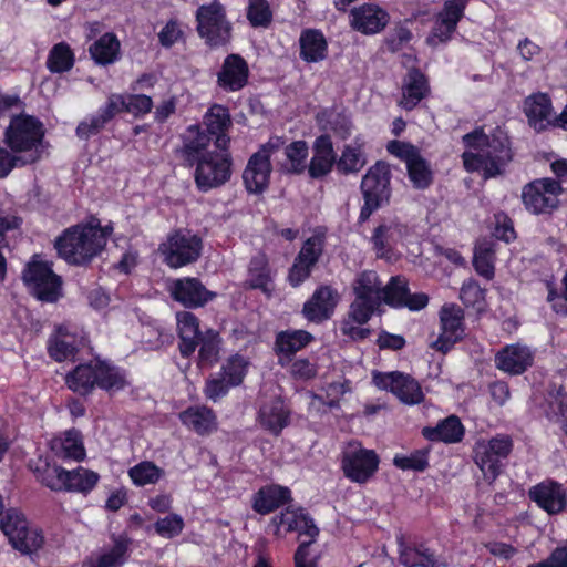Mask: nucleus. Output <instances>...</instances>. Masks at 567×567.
<instances>
[{"mask_svg": "<svg viewBox=\"0 0 567 567\" xmlns=\"http://www.w3.org/2000/svg\"><path fill=\"white\" fill-rule=\"evenodd\" d=\"M466 148L462 154L463 166L468 173H480L484 179L505 174L513 162L515 152L508 133L496 126L488 134L483 126H477L462 137Z\"/></svg>", "mask_w": 567, "mask_h": 567, "instance_id": "f257e3e1", "label": "nucleus"}, {"mask_svg": "<svg viewBox=\"0 0 567 567\" xmlns=\"http://www.w3.org/2000/svg\"><path fill=\"white\" fill-rule=\"evenodd\" d=\"M64 383L71 392L82 398L92 395L96 389L111 395L130 385L125 369L100 357L76 364L66 372Z\"/></svg>", "mask_w": 567, "mask_h": 567, "instance_id": "f03ea898", "label": "nucleus"}, {"mask_svg": "<svg viewBox=\"0 0 567 567\" xmlns=\"http://www.w3.org/2000/svg\"><path fill=\"white\" fill-rule=\"evenodd\" d=\"M102 243L103 238L85 220L62 230L53 246L68 265L85 267L102 254Z\"/></svg>", "mask_w": 567, "mask_h": 567, "instance_id": "7ed1b4c3", "label": "nucleus"}, {"mask_svg": "<svg viewBox=\"0 0 567 567\" xmlns=\"http://www.w3.org/2000/svg\"><path fill=\"white\" fill-rule=\"evenodd\" d=\"M391 179V166L383 159L377 161L367 169L360 183L363 205L360 208L358 224L367 223L377 210L390 204Z\"/></svg>", "mask_w": 567, "mask_h": 567, "instance_id": "20e7f679", "label": "nucleus"}, {"mask_svg": "<svg viewBox=\"0 0 567 567\" xmlns=\"http://www.w3.org/2000/svg\"><path fill=\"white\" fill-rule=\"evenodd\" d=\"M45 136L43 123L25 113L12 115L3 132L4 145L14 154L42 158V143Z\"/></svg>", "mask_w": 567, "mask_h": 567, "instance_id": "39448f33", "label": "nucleus"}, {"mask_svg": "<svg viewBox=\"0 0 567 567\" xmlns=\"http://www.w3.org/2000/svg\"><path fill=\"white\" fill-rule=\"evenodd\" d=\"M0 529L10 546L23 556L38 554L45 544L42 528L31 526L27 516L18 508H9L0 518Z\"/></svg>", "mask_w": 567, "mask_h": 567, "instance_id": "423d86ee", "label": "nucleus"}, {"mask_svg": "<svg viewBox=\"0 0 567 567\" xmlns=\"http://www.w3.org/2000/svg\"><path fill=\"white\" fill-rule=\"evenodd\" d=\"M196 32L210 49H218L230 43L233 38V24L227 19V12L223 3L214 0L202 4L195 12Z\"/></svg>", "mask_w": 567, "mask_h": 567, "instance_id": "0eeeda50", "label": "nucleus"}, {"mask_svg": "<svg viewBox=\"0 0 567 567\" xmlns=\"http://www.w3.org/2000/svg\"><path fill=\"white\" fill-rule=\"evenodd\" d=\"M327 238L328 228L317 226L311 235L302 241L292 265L288 269L287 281L292 288L300 287L311 277L326 251Z\"/></svg>", "mask_w": 567, "mask_h": 567, "instance_id": "6e6552de", "label": "nucleus"}, {"mask_svg": "<svg viewBox=\"0 0 567 567\" xmlns=\"http://www.w3.org/2000/svg\"><path fill=\"white\" fill-rule=\"evenodd\" d=\"M514 449L508 434H496L489 440H478L473 447V458L484 478L492 484L502 474L505 461Z\"/></svg>", "mask_w": 567, "mask_h": 567, "instance_id": "1a4fd4ad", "label": "nucleus"}, {"mask_svg": "<svg viewBox=\"0 0 567 567\" xmlns=\"http://www.w3.org/2000/svg\"><path fill=\"white\" fill-rule=\"evenodd\" d=\"M194 182L200 193L219 188L229 182L233 174V156L229 148L206 152L194 162Z\"/></svg>", "mask_w": 567, "mask_h": 567, "instance_id": "9d476101", "label": "nucleus"}, {"mask_svg": "<svg viewBox=\"0 0 567 567\" xmlns=\"http://www.w3.org/2000/svg\"><path fill=\"white\" fill-rule=\"evenodd\" d=\"M22 279L30 293L42 302H56L62 296V278L52 264L34 255L22 271Z\"/></svg>", "mask_w": 567, "mask_h": 567, "instance_id": "9b49d317", "label": "nucleus"}, {"mask_svg": "<svg viewBox=\"0 0 567 567\" xmlns=\"http://www.w3.org/2000/svg\"><path fill=\"white\" fill-rule=\"evenodd\" d=\"M561 183L545 177L537 178L523 187L522 200L527 212L534 215L551 214L558 207Z\"/></svg>", "mask_w": 567, "mask_h": 567, "instance_id": "f8f14e48", "label": "nucleus"}, {"mask_svg": "<svg viewBox=\"0 0 567 567\" xmlns=\"http://www.w3.org/2000/svg\"><path fill=\"white\" fill-rule=\"evenodd\" d=\"M203 250V240L198 235L175 230L161 246L164 260L171 268L177 269L198 260Z\"/></svg>", "mask_w": 567, "mask_h": 567, "instance_id": "ddd939ff", "label": "nucleus"}, {"mask_svg": "<svg viewBox=\"0 0 567 567\" xmlns=\"http://www.w3.org/2000/svg\"><path fill=\"white\" fill-rule=\"evenodd\" d=\"M373 384L383 391L393 393L401 402L408 405L420 404L424 400V393L420 383L401 371L372 373Z\"/></svg>", "mask_w": 567, "mask_h": 567, "instance_id": "4468645a", "label": "nucleus"}, {"mask_svg": "<svg viewBox=\"0 0 567 567\" xmlns=\"http://www.w3.org/2000/svg\"><path fill=\"white\" fill-rule=\"evenodd\" d=\"M439 318L440 333L436 340L431 343V348L446 354L464 338V310L458 305L446 303L441 308Z\"/></svg>", "mask_w": 567, "mask_h": 567, "instance_id": "2eb2a0df", "label": "nucleus"}, {"mask_svg": "<svg viewBox=\"0 0 567 567\" xmlns=\"http://www.w3.org/2000/svg\"><path fill=\"white\" fill-rule=\"evenodd\" d=\"M171 298L185 309H198L213 301L217 293L210 291L197 277H182L167 287Z\"/></svg>", "mask_w": 567, "mask_h": 567, "instance_id": "dca6fc26", "label": "nucleus"}, {"mask_svg": "<svg viewBox=\"0 0 567 567\" xmlns=\"http://www.w3.org/2000/svg\"><path fill=\"white\" fill-rule=\"evenodd\" d=\"M124 107L125 94H110L104 104L99 107L96 114L86 117L78 124L75 135L81 141H89L92 136L101 133L116 115L125 112Z\"/></svg>", "mask_w": 567, "mask_h": 567, "instance_id": "f3484780", "label": "nucleus"}, {"mask_svg": "<svg viewBox=\"0 0 567 567\" xmlns=\"http://www.w3.org/2000/svg\"><path fill=\"white\" fill-rule=\"evenodd\" d=\"M380 457L374 450L359 447L343 454L341 468L351 482L367 483L378 471Z\"/></svg>", "mask_w": 567, "mask_h": 567, "instance_id": "a211bd4d", "label": "nucleus"}, {"mask_svg": "<svg viewBox=\"0 0 567 567\" xmlns=\"http://www.w3.org/2000/svg\"><path fill=\"white\" fill-rule=\"evenodd\" d=\"M82 348V337L65 324L55 326L47 340L48 355L58 363L75 362Z\"/></svg>", "mask_w": 567, "mask_h": 567, "instance_id": "6ab92c4d", "label": "nucleus"}, {"mask_svg": "<svg viewBox=\"0 0 567 567\" xmlns=\"http://www.w3.org/2000/svg\"><path fill=\"white\" fill-rule=\"evenodd\" d=\"M408 234V226L399 218L382 219L373 229L370 244L377 258L391 259L398 243Z\"/></svg>", "mask_w": 567, "mask_h": 567, "instance_id": "aec40b11", "label": "nucleus"}, {"mask_svg": "<svg viewBox=\"0 0 567 567\" xmlns=\"http://www.w3.org/2000/svg\"><path fill=\"white\" fill-rule=\"evenodd\" d=\"M249 76L248 62L240 54L230 53L216 73V84L225 93H235L248 85Z\"/></svg>", "mask_w": 567, "mask_h": 567, "instance_id": "412c9836", "label": "nucleus"}, {"mask_svg": "<svg viewBox=\"0 0 567 567\" xmlns=\"http://www.w3.org/2000/svg\"><path fill=\"white\" fill-rule=\"evenodd\" d=\"M389 21V12L377 3H363L352 8L349 12L351 29L364 35L382 32Z\"/></svg>", "mask_w": 567, "mask_h": 567, "instance_id": "4be33fe9", "label": "nucleus"}, {"mask_svg": "<svg viewBox=\"0 0 567 567\" xmlns=\"http://www.w3.org/2000/svg\"><path fill=\"white\" fill-rule=\"evenodd\" d=\"M340 296L331 285H320L312 296L303 303L302 316L315 323L329 320L338 306Z\"/></svg>", "mask_w": 567, "mask_h": 567, "instance_id": "5701e85b", "label": "nucleus"}, {"mask_svg": "<svg viewBox=\"0 0 567 567\" xmlns=\"http://www.w3.org/2000/svg\"><path fill=\"white\" fill-rule=\"evenodd\" d=\"M528 496L539 508L549 515L560 514L567 508V491L555 480L547 478L533 486Z\"/></svg>", "mask_w": 567, "mask_h": 567, "instance_id": "b1692460", "label": "nucleus"}, {"mask_svg": "<svg viewBox=\"0 0 567 567\" xmlns=\"http://www.w3.org/2000/svg\"><path fill=\"white\" fill-rule=\"evenodd\" d=\"M430 95L431 85L429 76L417 66L410 68L403 78L401 97L398 105L402 110L411 112Z\"/></svg>", "mask_w": 567, "mask_h": 567, "instance_id": "393cba45", "label": "nucleus"}, {"mask_svg": "<svg viewBox=\"0 0 567 567\" xmlns=\"http://www.w3.org/2000/svg\"><path fill=\"white\" fill-rule=\"evenodd\" d=\"M399 560L404 567H447L446 559L426 546L425 543H406L398 537Z\"/></svg>", "mask_w": 567, "mask_h": 567, "instance_id": "a878e982", "label": "nucleus"}, {"mask_svg": "<svg viewBox=\"0 0 567 567\" xmlns=\"http://www.w3.org/2000/svg\"><path fill=\"white\" fill-rule=\"evenodd\" d=\"M534 352L519 342L506 344L495 354V367L508 375H522L534 364Z\"/></svg>", "mask_w": 567, "mask_h": 567, "instance_id": "bb28decb", "label": "nucleus"}, {"mask_svg": "<svg viewBox=\"0 0 567 567\" xmlns=\"http://www.w3.org/2000/svg\"><path fill=\"white\" fill-rule=\"evenodd\" d=\"M205 131L213 137L217 150L225 151L230 147L229 130L233 126L229 109L225 105L214 103L206 111L203 117Z\"/></svg>", "mask_w": 567, "mask_h": 567, "instance_id": "cd10ccee", "label": "nucleus"}, {"mask_svg": "<svg viewBox=\"0 0 567 567\" xmlns=\"http://www.w3.org/2000/svg\"><path fill=\"white\" fill-rule=\"evenodd\" d=\"M176 333L178 338V351L183 359H189L198 348V339L203 334L199 318L188 310L177 311Z\"/></svg>", "mask_w": 567, "mask_h": 567, "instance_id": "c85d7f7f", "label": "nucleus"}, {"mask_svg": "<svg viewBox=\"0 0 567 567\" xmlns=\"http://www.w3.org/2000/svg\"><path fill=\"white\" fill-rule=\"evenodd\" d=\"M112 545L86 561L87 567H123L131 557L133 539L126 534H112Z\"/></svg>", "mask_w": 567, "mask_h": 567, "instance_id": "c756f323", "label": "nucleus"}, {"mask_svg": "<svg viewBox=\"0 0 567 567\" xmlns=\"http://www.w3.org/2000/svg\"><path fill=\"white\" fill-rule=\"evenodd\" d=\"M313 155L310 159L308 174L312 179H320L329 175L337 167V154L329 134L324 133L316 137L312 145Z\"/></svg>", "mask_w": 567, "mask_h": 567, "instance_id": "7c9ffc66", "label": "nucleus"}, {"mask_svg": "<svg viewBox=\"0 0 567 567\" xmlns=\"http://www.w3.org/2000/svg\"><path fill=\"white\" fill-rule=\"evenodd\" d=\"M292 502L289 487L279 484H267L254 493L251 508L259 515H268Z\"/></svg>", "mask_w": 567, "mask_h": 567, "instance_id": "2f4dec72", "label": "nucleus"}, {"mask_svg": "<svg viewBox=\"0 0 567 567\" xmlns=\"http://www.w3.org/2000/svg\"><path fill=\"white\" fill-rule=\"evenodd\" d=\"M271 162L261 159L259 155H250L243 172V184L249 195L260 196L270 185Z\"/></svg>", "mask_w": 567, "mask_h": 567, "instance_id": "473e14b6", "label": "nucleus"}, {"mask_svg": "<svg viewBox=\"0 0 567 567\" xmlns=\"http://www.w3.org/2000/svg\"><path fill=\"white\" fill-rule=\"evenodd\" d=\"M291 411L280 398L264 403L258 412L260 426L274 436H279L290 424Z\"/></svg>", "mask_w": 567, "mask_h": 567, "instance_id": "72a5a7b5", "label": "nucleus"}, {"mask_svg": "<svg viewBox=\"0 0 567 567\" xmlns=\"http://www.w3.org/2000/svg\"><path fill=\"white\" fill-rule=\"evenodd\" d=\"M315 337L303 329H287L276 333L274 351L282 364V360L292 361L297 352L308 347Z\"/></svg>", "mask_w": 567, "mask_h": 567, "instance_id": "f704fd0d", "label": "nucleus"}, {"mask_svg": "<svg viewBox=\"0 0 567 567\" xmlns=\"http://www.w3.org/2000/svg\"><path fill=\"white\" fill-rule=\"evenodd\" d=\"M523 111L528 125L540 133L550 125L549 116L553 103L549 94L544 92L532 93L524 100Z\"/></svg>", "mask_w": 567, "mask_h": 567, "instance_id": "c9c22d12", "label": "nucleus"}, {"mask_svg": "<svg viewBox=\"0 0 567 567\" xmlns=\"http://www.w3.org/2000/svg\"><path fill=\"white\" fill-rule=\"evenodd\" d=\"M181 423L199 436L209 435L217 429V416L207 405H190L179 412Z\"/></svg>", "mask_w": 567, "mask_h": 567, "instance_id": "e433bc0d", "label": "nucleus"}, {"mask_svg": "<svg viewBox=\"0 0 567 567\" xmlns=\"http://www.w3.org/2000/svg\"><path fill=\"white\" fill-rule=\"evenodd\" d=\"M299 58L306 63H319L328 58L329 44L319 29H303L299 37Z\"/></svg>", "mask_w": 567, "mask_h": 567, "instance_id": "4c0bfd02", "label": "nucleus"}, {"mask_svg": "<svg viewBox=\"0 0 567 567\" xmlns=\"http://www.w3.org/2000/svg\"><path fill=\"white\" fill-rule=\"evenodd\" d=\"M246 287L252 290H260L267 297L274 292V276L269 259L266 254L260 252L251 257L247 269Z\"/></svg>", "mask_w": 567, "mask_h": 567, "instance_id": "58836bf2", "label": "nucleus"}, {"mask_svg": "<svg viewBox=\"0 0 567 567\" xmlns=\"http://www.w3.org/2000/svg\"><path fill=\"white\" fill-rule=\"evenodd\" d=\"M422 435L430 442L455 444L463 441L465 436V426L457 415L452 414L439 421L435 426L423 427Z\"/></svg>", "mask_w": 567, "mask_h": 567, "instance_id": "ea45409f", "label": "nucleus"}, {"mask_svg": "<svg viewBox=\"0 0 567 567\" xmlns=\"http://www.w3.org/2000/svg\"><path fill=\"white\" fill-rule=\"evenodd\" d=\"M51 451L63 460L81 462L85 458L86 452L83 443V435L80 430L72 427L64 431L50 442Z\"/></svg>", "mask_w": 567, "mask_h": 567, "instance_id": "a19ab883", "label": "nucleus"}, {"mask_svg": "<svg viewBox=\"0 0 567 567\" xmlns=\"http://www.w3.org/2000/svg\"><path fill=\"white\" fill-rule=\"evenodd\" d=\"M182 140V156L186 164L193 167L195 161H198L206 152H209L207 147L213 137L199 124H193L186 128Z\"/></svg>", "mask_w": 567, "mask_h": 567, "instance_id": "79ce46f5", "label": "nucleus"}, {"mask_svg": "<svg viewBox=\"0 0 567 567\" xmlns=\"http://www.w3.org/2000/svg\"><path fill=\"white\" fill-rule=\"evenodd\" d=\"M365 164L364 141L361 136H355L352 144H346L340 157H337V171L342 175L357 174Z\"/></svg>", "mask_w": 567, "mask_h": 567, "instance_id": "37998d69", "label": "nucleus"}, {"mask_svg": "<svg viewBox=\"0 0 567 567\" xmlns=\"http://www.w3.org/2000/svg\"><path fill=\"white\" fill-rule=\"evenodd\" d=\"M64 476V492L90 494L100 481V474L93 470L78 466L74 470L62 472Z\"/></svg>", "mask_w": 567, "mask_h": 567, "instance_id": "c03bdc74", "label": "nucleus"}, {"mask_svg": "<svg viewBox=\"0 0 567 567\" xmlns=\"http://www.w3.org/2000/svg\"><path fill=\"white\" fill-rule=\"evenodd\" d=\"M316 122L320 130H330L340 140H347L352 132V121L344 112H334L333 109H322L316 114Z\"/></svg>", "mask_w": 567, "mask_h": 567, "instance_id": "a18cd8bd", "label": "nucleus"}, {"mask_svg": "<svg viewBox=\"0 0 567 567\" xmlns=\"http://www.w3.org/2000/svg\"><path fill=\"white\" fill-rule=\"evenodd\" d=\"M89 52L96 64L109 65L118 60L121 43L114 33L106 32L90 45Z\"/></svg>", "mask_w": 567, "mask_h": 567, "instance_id": "49530a36", "label": "nucleus"}, {"mask_svg": "<svg viewBox=\"0 0 567 567\" xmlns=\"http://www.w3.org/2000/svg\"><path fill=\"white\" fill-rule=\"evenodd\" d=\"M223 338L220 332L213 328H207L198 339V364L215 365L220 359L223 349Z\"/></svg>", "mask_w": 567, "mask_h": 567, "instance_id": "de8ad7c7", "label": "nucleus"}, {"mask_svg": "<svg viewBox=\"0 0 567 567\" xmlns=\"http://www.w3.org/2000/svg\"><path fill=\"white\" fill-rule=\"evenodd\" d=\"M408 178L413 188L419 190L427 189L434 182V174L430 163L421 153L410 161L406 165Z\"/></svg>", "mask_w": 567, "mask_h": 567, "instance_id": "09e8293b", "label": "nucleus"}, {"mask_svg": "<svg viewBox=\"0 0 567 567\" xmlns=\"http://www.w3.org/2000/svg\"><path fill=\"white\" fill-rule=\"evenodd\" d=\"M495 244L493 241H483L474 248V270L487 280H492L495 276Z\"/></svg>", "mask_w": 567, "mask_h": 567, "instance_id": "8fccbe9b", "label": "nucleus"}, {"mask_svg": "<svg viewBox=\"0 0 567 567\" xmlns=\"http://www.w3.org/2000/svg\"><path fill=\"white\" fill-rule=\"evenodd\" d=\"M305 508H292L287 506L279 514L271 517L269 527L272 528V534L277 538L285 537L287 534L298 529V523L305 513Z\"/></svg>", "mask_w": 567, "mask_h": 567, "instance_id": "3c124183", "label": "nucleus"}, {"mask_svg": "<svg viewBox=\"0 0 567 567\" xmlns=\"http://www.w3.org/2000/svg\"><path fill=\"white\" fill-rule=\"evenodd\" d=\"M75 62L74 53L66 42L54 44L49 51L47 68L51 73H64L70 71Z\"/></svg>", "mask_w": 567, "mask_h": 567, "instance_id": "603ef678", "label": "nucleus"}, {"mask_svg": "<svg viewBox=\"0 0 567 567\" xmlns=\"http://www.w3.org/2000/svg\"><path fill=\"white\" fill-rule=\"evenodd\" d=\"M409 282L402 276H393L381 290L382 300L391 308L402 309V305L409 297Z\"/></svg>", "mask_w": 567, "mask_h": 567, "instance_id": "864d4df0", "label": "nucleus"}, {"mask_svg": "<svg viewBox=\"0 0 567 567\" xmlns=\"http://www.w3.org/2000/svg\"><path fill=\"white\" fill-rule=\"evenodd\" d=\"M163 475V468L151 461H142L128 470L133 484L140 487L157 483Z\"/></svg>", "mask_w": 567, "mask_h": 567, "instance_id": "5fc2aeb1", "label": "nucleus"}, {"mask_svg": "<svg viewBox=\"0 0 567 567\" xmlns=\"http://www.w3.org/2000/svg\"><path fill=\"white\" fill-rule=\"evenodd\" d=\"M309 154V147L306 141L298 140L291 142L285 147V155L289 161V166L285 171L289 174L300 175L306 168V159Z\"/></svg>", "mask_w": 567, "mask_h": 567, "instance_id": "6e6d98bb", "label": "nucleus"}, {"mask_svg": "<svg viewBox=\"0 0 567 567\" xmlns=\"http://www.w3.org/2000/svg\"><path fill=\"white\" fill-rule=\"evenodd\" d=\"M430 449H417L410 454H395L393 465L402 471L424 472L430 467Z\"/></svg>", "mask_w": 567, "mask_h": 567, "instance_id": "4d7b16f0", "label": "nucleus"}, {"mask_svg": "<svg viewBox=\"0 0 567 567\" xmlns=\"http://www.w3.org/2000/svg\"><path fill=\"white\" fill-rule=\"evenodd\" d=\"M248 360L244 355L236 353L226 360L221 365L219 373L228 380L230 385L236 388L244 382L248 372Z\"/></svg>", "mask_w": 567, "mask_h": 567, "instance_id": "13d9d810", "label": "nucleus"}, {"mask_svg": "<svg viewBox=\"0 0 567 567\" xmlns=\"http://www.w3.org/2000/svg\"><path fill=\"white\" fill-rule=\"evenodd\" d=\"M38 163V157L22 156L12 153L7 146H0V179L6 178L14 168H21Z\"/></svg>", "mask_w": 567, "mask_h": 567, "instance_id": "bf43d9fd", "label": "nucleus"}, {"mask_svg": "<svg viewBox=\"0 0 567 567\" xmlns=\"http://www.w3.org/2000/svg\"><path fill=\"white\" fill-rule=\"evenodd\" d=\"M246 17L252 28H267L272 21L268 0H248Z\"/></svg>", "mask_w": 567, "mask_h": 567, "instance_id": "052dcab7", "label": "nucleus"}, {"mask_svg": "<svg viewBox=\"0 0 567 567\" xmlns=\"http://www.w3.org/2000/svg\"><path fill=\"white\" fill-rule=\"evenodd\" d=\"M62 472H65L64 467L60 465L51 467L49 463H45L43 467L34 470V475L43 486L53 492H62L64 491V476Z\"/></svg>", "mask_w": 567, "mask_h": 567, "instance_id": "680f3d73", "label": "nucleus"}, {"mask_svg": "<svg viewBox=\"0 0 567 567\" xmlns=\"http://www.w3.org/2000/svg\"><path fill=\"white\" fill-rule=\"evenodd\" d=\"M485 292L486 290L475 279L470 278L461 287L460 299L467 308L481 309L485 301Z\"/></svg>", "mask_w": 567, "mask_h": 567, "instance_id": "e2e57ef3", "label": "nucleus"}, {"mask_svg": "<svg viewBox=\"0 0 567 567\" xmlns=\"http://www.w3.org/2000/svg\"><path fill=\"white\" fill-rule=\"evenodd\" d=\"M233 388L234 386L228 383V380L223 374L217 373L206 379L203 393L206 399L218 402L226 396Z\"/></svg>", "mask_w": 567, "mask_h": 567, "instance_id": "0e129e2a", "label": "nucleus"}, {"mask_svg": "<svg viewBox=\"0 0 567 567\" xmlns=\"http://www.w3.org/2000/svg\"><path fill=\"white\" fill-rule=\"evenodd\" d=\"M154 106L153 99L146 94H125V113L132 114L135 118H142L148 114Z\"/></svg>", "mask_w": 567, "mask_h": 567, "instance_id": "69168bd1", "label": "nucleus"}, {"mask_svg": "<svg viewBox=\"0 0 567 567\" xmlns=\"http://www.w3.org/2000/svg\"><path fill=\"white\" fill-rule=\"evenodd\" d=\"M184 519L178 514H169L156 520L154 528L161 537L172 539L178 536L184 529Z\"/></svg>", "mask_w": 567, "mask_h": 567, "instance_id": "338daca9", "label": "nucleus"}, {"mask_svg": "<svg viewBox=\"0 0 567 567\" xmlns=\"http://www.w3.org/2000/svg\"><path fill=\"white\" fill-rule=\"evenodd\" d=\"M457 30V25L446 20L439 13L435 16L434 24L427 37V43H433L434 41L440 43H447L452 40L454 33Z\"/></svg>", "mask_w": 567, "mask_h": 567, "instance_id": "774afa93", "label": "nucleus"}]
</instances>
